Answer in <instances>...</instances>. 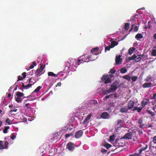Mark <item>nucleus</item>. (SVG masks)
I'll return each instance as SVG.
<instances>
[{
	"instance_id": "58",
	"label": "nucleus",
	"mask_w": 156,
	"mask_h": 156,
	"mask_svg": "<svg viewBox=\"0 0 156 156\" xmlns=\"http://www.w3.org/2000/svg\"><path fill=\"white\" fill-rule=\"evenodd\" d=\"M156 94H155L153 95V98L154 99L156 98Z\"/></svg>"
},
{
	"instance_id": "11",
	"label": "nucleus",
	"mask_w": 156,
	"mask_h": 156,
	"mask_svg": "<svg viewBox=\"0 0 156 156\" xmlns=\"http://www.w3.org/2000/svg\"><path fill=\"white\" fill-rule=\"evenodd\" d=\"M91 116V114H90L84 120L83 123L84 124H86L88 123Z\"/></svg>"
},
{
	"instance_id": "63",
	"label": "nucleus",
	"mask_w": 156,
	"mask_h": 156,
	"mask_svg": "<svg viewBox=\"0 0 156 156\" xmlns=\"http://www.w3.org/2000/svg\"><path fill=\"white\" fill-rule=\"evenodd\" d=\"M114 97L116 98L117 97V94L116 93L114 94Z\"/></svg>"
},
{
	"instance_id": "34",
	"label": "nucleus",
	"mask_w": 156,
	"mask_h": 156,
	"mask_svg": "<svg viewBox=\"0 0 156 156\" xmlns=\"http://www.w3.org/2000/svg\"><path fill=\"white\" fill-rule=\"evenodd\" d=\"M9 144V143L7 141H5L4 142V147L5 148H7L8 147V145Z\"/></svg>"
},
{
	"instance_id": "23",
	"label": "nucleus",
	"mask_w": 156,
	"mask_h": 156,
	"mask_svg": "<svg viewBox=\"0 0 156 156\" xmlns=\"http://www.w3.org/2000/svg\"><path fill=\"white\" fill-rule=\"evenodd\" d=\"M17 134L16 133H13L11 135V138L13 140L16 138Z\"/></svg>"
},
{
	"instance_id": "16",
	"label": "nucleus",
	"mask_w": 156,
	"mask_h": 156,
	"mask_svg": "<svg viewBox=\"0 0 156 156\" xmlns=\"http://www.w3.org/2000/svg\"><path fill=\"white\" fill-rule=\"evenodd\" d=\"M143 37V35L140 34H136L135 37V38L138 40H140V39H142Z\"/></svg>"
},
{
	"instance_id": "32",
	"label": "nucleus",
	"mask_w": 156,
	"mask_h": 156,
	"mask_svg": "<svg viewBox=\"0 0 156 156\" xmlns=\"http://www.w3.org/2000/svg\"><path fill=\"white\" fill-rule=\"evenodd\" d=\"M137 76H132L131 79L133 82H135L137 80Z\"/></svg>"
},
{
	"instance_id": "28",
	"label": "nucleus",
	"mask_w": 156,
	"mask_h": 156,
	"mask_svg": "<svg viewBox=\"0 0 156 156\" xmlns=\"http://www.w3.org/2000/svg\"><path fill=\"white\" fill-rule=\"evenodd\" d=\"M129 28V24L128 23H126L125 24V29L127 30Z\"/></svg>"
},
{
	"instance_id": "21",
	"label": "nucleus",
	"mask_w": 156,
	"mask_h": 156,
	"mask_svg": "<svg viewBox=\"0 0 156 156\" xmlns=\"http://www.w3.org/2000/svg\"><path fill=\"white\" fill-rule=\"evenodd\" d=\"M41 88V87L40 86H39L32 93V95H33V94L35 93V92H38L40 89Z\"/></svg>"
},
{
	"instance_id": "51",
	"label": "nucleus",
	"mask_w": 156,
	"mask_h": 156,
	"mask_svg": "<svg viewBox=\"0 0 156 156\" xmlns=\"http://www.w3.org/2000/svg\"><path fill=\"white\" fill-rule=\"evenodd\" d=\"M23 79V78L20 76H19L18 77V81H19L20 80H22Z\"/></svg>"
},
{
	"instance_id": "1",
	"label": "nucleus",
	"mask_w": 156,
	"mask_h": 156,
	"mask_svg": "<svg viewBox=\"0 0 156 156\" xmlns=\"http://www.w3.org/2000/svg\"><path fill=\"white\" fill-rule=\"evenodd\" d=\"M117 86L116 84L115 83H113L111 86V87L108 90H105L104 93L105 94H107L110 93L114 92L117 89Z\"/></svg>"
},
{
	"instance_id": "62",
	"label": "nucleus",
	"mask_w": 156,
	"mask_h": 156,
	"mask_svg": "<svg viewBox=\"0 0 156 156\" xmlns=\"http://www.w3.org/2000/svg\"><path fill=\"white\" fill-rule=\"evenodd\" d=\"M154 37L155 39H156V33L154 34Z\"/></svg>"
},
{
	"instance_id": "24",
	"label": "nucleus",
	"mask_w": 156,
	"mask_h": 156,
	"mask_svg": "<svg viewBox=\"0 0 156 156\" xmlns=\"http://www.w3.org/2000/svg\"><path fill=\"white\" fill-rule=\"evenodd\" d=\"M48 75L49 76H57V75L54 74L53 72H49L48 73Z\"/></svg>"
},
{
	"instance_id": "54",
	"label": "nucleus",
	"mask_w": 156,
	"mask_h": 156,
	"mask_svg": "<svg viewBox=\"0 0 156 156\" xmlns=\"http://www.w3.org/2000/svg\"><path fill=\"white\" fill-rule=\"evenodd\" d=\"M61 83L60 82H59L57 83V85L56 86V87L57 86L60 87V86H61Z\"/></svg>"
},
{
	"instance_id": "25",
	"label": "nucleus",
	"mask_w": 156,
	"mask_h": 156,
	"mask_svg": "<svg viewBox=\"0 0 156 156\" xmlns=\"http://www.w3.org/2000/svg\"><path fill=\"white\" fill-rule=\"evenodd\" d=\"M141 60V58L139 56V55H138L137 56H136L135 55V61L136 62H138L139 61H140Z\"/></svg>"
},
{
	"instance_id": "55",
	"label": "nucleus",
	"mask_w": 156,
	"mask_h": 156,
	"mask_svg": "<svg viewBox=\"0 0 156 156\" xmlns=\"http://www.w3.org/2000/svg\"><path fill=\"white\" fill-rule=\"evenodd\" d=\"M107 151L104 149H102L101 150V152L103 153H106L107 152Z\"/></svg>"
},
{
	"instance_id": "39",
	"label": "nucleus",
	"mask_w": 156,
	"mask_h": 156,
	"mask_svg": "<svg viewBox=\"0 0 156 156\" xmlns=\"http://www.w3.org/2000/svg\"><path fill=\"white\" fill-rule=\"evenodd\" d=\"M115 139V136L114 135L111 136L110 137V140L111 141H113Z\"/></svg>"
},
{
	"instance_id": "12",
	"label": "nucleus",
	"mask_w": 156,
	"mask_h": 156,
	"mask_svg": "<svg viewBox=\"0 0 156 156\" xmlns=\"http://www.w3.org/2000/svg\"><path fill=\"white\" fill-rule=\"evenodd\" d=\"M128 109L127 108L126 106H123L121 107L120 110V112L121 113H126L127 112Z\"/></svg>"
},
{
	"instance_id": "33",
	"label": "nucleus",
	"mask_w": 156,
	"mask_h": 156,
	"mask_svg": "<svg viewBox=\"0 0 156 156\" xmlns=\"http://www.w3.org/2000/svg\"><path fill=\"white\" fill-rule=\"evenodd\" d=\"M9 129V126H6L4 130H3V132L4 133H7V130Z\"/></svg>"
},
{
	"instance_id": "46",
	"label": "nucleus",
	"mask_w": 156,
	"mask_h": 156,
	"mask_svg": "<svg viewBox=\"0 0 156 156\" xmlns=\"http://www.w3.org/2000/svg\"><path fill=\"white\" fill-rule=\"evenodd\" d=\"M143 107H140L139 108H137V112H140L141 111Z\"/></svg>"
},
{
	"instance_id": "9",
	"label": "nucleus",
	"mask_w": 156,
	"mask_h": 156,
	"mask_svg": "<svg viewBox=\"0 0 156 156\" xmlns=\"http://www.w3.org/2000/svg\"><path fill=\"white\" fill-rule=\"evenodd\" d=\"M44 68V67H43L42 66H41L40 68L37 70L35 73L36 75L37 76H39V75L41 74V73L42 71Z\"/></svg>"
},
{
	"instance_id": "30",
	"label": "nucleus",
	"mask_w": 156,
	"mask_h": 156,
	"mask_svg": "<svg viewBox=\"0 0 156 156\" xmlns=\"http://www.w3.org/2000/svg\"><path fill=\"white\" fill-rule=\"evenodd\" d=\"M2 141H0V150L3 149L4 148H5V147L2 145Z\"/></svg>"
},
{
	"instance_id": "5",
	"label": "nucleus",
	"mask_w": 156,
	"mask_h": 156,
	"mask_svg": "<svg viewBox=\"0 0 156 156\" xmlns=\"http://www.w3.org/2000/svg\"><path fill=\"white\" fill-rule=\"evenodd\" d=\"M66 147L67 149L71 151H73L74 148V144L71 142L68 143L66 145Z\"/></svg>"
},
{
	"instance_id": "56",
	"label": "nucleus",
	"mask_w": 156,
	"mask_h": 156,
	"mask_svg": "<svg viewBox=\"0 0 156 156\" xmlns=\"http://www.w3.org/2000/svg\"><path fill=\"white\" fill-rule=\"evenodd\" d=\"M17 110V109H15L14 110H12L10 111V113H12V112H16Z\"/></svg>"
},
{
	"instance_id": "7",
	"label": "nucleus",
	"mask_w": 156,
	"mask_h": 156,
	"mask_svg": "<svg viewBox=\"0 0 156 156\" xmlns=\"http://www.w3.org/2000/svg\"><path fill=\"white\" fill-rule=\"evenodd\" d=\"M134 102L133 101H129L128 104L127 109L128 110L131 109L134 106Z\"/></svg>"
},
{
	"instance_id": "61",
	"label": "nucleus",
	"mask_w": 156,
	"mask_h": 156,
	"mask_svg": "<svg viewBox=\"0 0 156 156\" xmlns=\"http://www.w3.org/2000/svg\"><path fill=\"white\" fill-rule=\"evenodd\" d=\"M33 65H34V66H36V63L35 62H33Z\"/></svg>"
},
{
	"instance_id": "15",
	"label": "nucleus",
	"mask_w": 156,
	"mask_h": 156,
	"mask_svg": "<svg viewBox=\"0 0 156 156\" xmlns=\"http://www.w3.org/2000/svg\"><path fill=\"white\" fill-rule=\"evenodd\" d=\"M131 30H133L134 32L137 31L138 30V27L134 25H132V27L130 31H131Z\"/></svg>"
},
{
	"instance_id": "4",
	"label": "nucleus",
	"mask_w": 156,
	"mask_h": 156,
	"mask_svg": "<svg viewBox=\"0 0 156 156\" xmlns=\"http://www.w3.org/2000/svg\"><path fill=\"white\" fill-rule=\"evenodd\" d=\"M135 133L134 132L132 131L129 132V133H126L123 137V139H125L128 140L132 139V136Z\"/></svg>"
},
{
	"instance_id": "59",
	"label": "nucleus",
	"mask_w": 156,
	"mask_h": 156,
	"mask_svg": "<svg viewBox=\"0 0 156 156\" xmlns=\"http://www.w3.org/2000/svg\"><path fill=\"white\" fill-rule=\"evenodd\" d=\"M30 69H32L34 68V66L33 65H30Z\"/></svg>"
},
{
	"instance_id": "48",
	"label": "nucleus",
	"mask_w": 156,
	"mask_h": 156,
	"mask_svg": "<svg viewBox=\"0 0 156 156\" xmlns=\"http://www.w3.org/2000/svg\"><path fill=\"white\" fill-rule=\"evenodd\" d=\"M122 122V120L120 119L117 122V124L118 125H120V124Z\"/></svg>"
},
{
	"instance_id": "44",
	"label": "nucleus",
	"mask_w": 156,
	"mask_h": 156,
	"mask_svg": "<svg viewBox=\"0 0 156 156\" xmlns=\"http://www.w3.org/2000/svg\"><path fill=\"white\" fill-rule=\"evenodd\" d=\"M6 122L7 123H8L9 124H11V123L12 122L11 120L9 119L8 118L6 120Z\"/></svg>"
},
{
	"instance_id": "53",
	"label": "nucleus",
	"mask_w": 156,
	"mask_h": 156,
	"mask_svg": "<svg viewBox=\"0 0 156 156\" xmlns=\"http://www.w3.org/2000/svg\"><path fill=\"white\" fill-rule=\"evenodd\" d=\"M110 72L112 73H114L115 72V71L112 69H111L110 70Z\"/></svg>"
},
{
	"instance_id": "19",
	"label": "nucleus",
	"mask_w": 156,
	"mask_h": 156,
	"mask_svg": "<svg viewBox=\"0 0 156 156\" xmlns=\"http://www.w3.org/2000/svg\"><path fill=\"white\" fill-rule=\"evenodd\" d=\"M118 44V43L117 42L113 41L111 42L110 46L111 47V48H113L115 46L117 45Z\"/></svg>"
},
{
	"instance_id": "14",
	"label": "nucleus",
	"mask_w": 156,
	"mask_h": 156,
	"mask_svg": "<svg viewBox=\"0 0 156 156\" xmlns=\"http://www.w3.org/2000/svg\"><path fill=\"white\" fill-rule=\"evenodd\" d=\"M149 100L148 99H144L141 102V106L143 107H144L149 102Z\"/></svg>"
},
{
	"instance_id": "6",
	"label": "nucleus",
	"mask_w": 156,
	"mask_h": 156,
	"mask_svg": "<svg viewBox=\"0 0 156 156\" xmlns=\"http://www.w3.org/2000/svg\"><path fill=\"white\" fill-rule=\"evenodd\" d=\"M154 85L151 83L145 82L143 84L142 87L144 88H148L151 87Z\"/></svg>"
},
{
	"instance_id": "31",
	"label": "nucleus",
	"mask_w": 156,
	"mask_h": 156,
	"mask_svg": "<svg viewBox=\"0 0 156 156\" xmlns=\"http://www.w3.org/2000/svg\"><path fill=\"white\" fill-rule=\"evenodd\" d=\"M151 77L150 76H147V78L144 79L145 81L146 82L149 81L151 79Z\"/></svg>"
},
{
	"instance_id": "36",
	"label": "nucleus",
	"mask_w": 156,
	"mask_h": 156,
	"mask_svg": "<svg viewBox=\"0 0 156 156\" xmlns=\"http://www.w3.org/2000/svg\"><path fill=\"white\" fill-rule=\"evenodd\" d=\"M151 54L153 56H156V50H155V49L153 50L151 52Z\"/></svg>"
},
{
	"instance_id": "17",
	"label": "nucleus",
	"mask_w": 156,
	"mask_h": 156,
	"mask_svg": "<svg viewBox=\"0 0 156 156\" xmlns=\"http://www.w3.org/2000/svg\"><path fill=\"white\" fill-rule=\"evenodd\" d=\"M135 50H136L135 48L133 47L130 48L129 49L128 54L130 55H131L134 52V51Z\"/></svg>"
},
{
	"instance_id": "29",
	"label": "nucleus",
	"mask_w": 156,
	"mask_h": 156,
	"mask_svg": "<svg viewBox=\"0 0 156 156\" xmlns=\"http://www.w3.org/2000/svg\"><path fill=\"white\" fill-rule=\"evenodd\" d=\"M91 106H94V105H95L97 104V101L96 100H94L92 101L91 102Z\"/></svg>"
},
{
	"instance_id": "27",
	"label": "nucleus",
	"mask_w": 156,
	"mask_h": 156,
	"mask_svg": "<svg viewBox=\"0 0 156 156\" xmlns=\"http://www.w3.org/2000/svg\"><path fill=\"white\" fill-rule=\"evenodd\" d=\"M123 78L126 79L128 80H130V77L129 75H126L123 76Z\"/></svg>"
},
{
	"instance_id": "13",
	"label": "nucleus",
	"mask_w": 156,
	"mask_h": 156,
	"mask_svg": "<svg viewBox=\"0 0 156 156\" xmlns=\"http://www.w3.org/2000/svg\"><path fill=\"white\" fill-rule=\"evenodd\" d=\"M101 117L102 118L104 119H109V115L107 113L105 112L102 114Z\"/></svg>"
},
{
	"instance_id": "49",
	"label": "nucleus",
	"mask_w": 156,
	"mask_h": 156,
	"mask_svg": "<svg viewBox=\"0 0 156 156\" xmlns=\"http://www.w3.org/2000/svg\"><path fill=\"white\" fill-rule=\"evenodd\" d=\"M153 142L154 143L156 144V136L154 137Z\"/></svg>"
},
{
	"instance_id": "57",
	"label": "nucleus",
	"mask_w": 156,
	"mask_h": 156,
	"mask_svg": "<svg viewBox=\"0 0 156 156\" xmlns=\"http://www.w3.org/2000/svg\"><path fill=\"white\" fill-rule=\"evenodd\" d=\"M136 110H137V107H134L133 110V111H134Z\"/></svg>"
},
{
	"instance_id": "38",
	"label": "nucleus",
	"mask_w": 156,
	"mask_h": 156,
	"mask_svg": "<svg viewBox=\"0 0 156 156\" xmlns=\"http://www.w3.org/2000/svg\"><path fill=\"white\" fill-rule=\"evenodd\" d=\"M147 112L150 114L152 116H153L155 115V114L151 111L149 110H147Z\"/></svg>"
},
{
	"instance_id": "2",
	"label": "nucleus",
	"mask_w": 156,
	"mask_h": 156,
	"mask_svg": "<svg viewBox=\"0 0 156 156\" xmlns=\"http://www.w3.org/2000/svg\"><path fill=\"white\" fill-rule=\"evenodd\" d=\"M24 94L20 91H18L16 94V96L15 97L16 101L18 103H21L23 100L21 97L23 96Z\"/></svg>"
},
{
	"instance_id": "37",
	"label": "nucleus",
	"mask_w": 156,
	"mask_h": 156,
	"mask_svg": "<svg viewBox=\"0 0 156 156\" xmlns=\"http://www.w3.org/2000/svg\"><path fill=\"white\" fill-rule=\"evenodd\" d=\"M90 56H88L87 58L86 59V60L84 61V62H88L90 61L91 60V59H90Z\"/></svg>"
},
{
	"instance_id": "45",
	"label": "nucleus",
	"mask_w": 156,
	"mask_h": 156,
	"mask_svg": "<svg viewBox=\"0 0 156 156\" xmlns=\"http://www.w3.org/2000/svg\"><path fill=\"white\" fill-rule=\"evenodd\" d=\"M112 48H111V47L110 46V45H109L108 47H107L105 48V51H106V50L109 51L110 50V49Z\"/></svg>"
},
{
	"instance_id": "10",
	"label": "nucleus",
	"mask_w": 156,
	"mask_h": 156,
	"mask_svg": "<svg viewBox=\"0 0 156 156\" xmlns=\"http://www.w3.org/2000/svg\"><path fill=\"white\" fill-rule=\"evenodd\" d=\"M83 134V132L82 130H79L75 134V137L76 138H79L81 137Z\"/></svg>"
},
{
	"instance_id": "26",
	"label": "nucleus",
	"mask_w": 156,
	"mask_h": 156,
	"mask_svg": "<svg viewBox=\"0 0 156 156\" xmlns=\"http://www.w3.org/2000/svg\"><path fill=\"white\" fill-rule=\"evenodd\" d=\"M98 49V48H93V49L91 50V52L92 53L94 54H96V53H94L95 52L97 51Z\"/></svg>"
},
{
	"instance_id": "18",
	"label": "nucleus",
	"mask_w": 156,
	"mask_h": 156,
	"mask_svg": "<svg viewBox=\"0 0 156 156\" xmlns=\"http://www.w3.org/2000/svg\"><path fill=\"white\" fill-rule=\"evenodd\" d=\"M147 147H148L147 145H146L145 147H144V148H142L141 149L139 150H138L139 152L137 153V154H140L141 153L142 151H145L147 148Z\"/></svg>"
},
{
	"instance_id": "8",
	"label": "nucleus",
	"mask_w": 156,
	"mask_h": 156,
	"mask_svg": "<svg viewBox=\"0 0 156 156\" xmlns=\"http://www.w3.org/2000/svg\"><path fill=\"white\" fill-rule=\"evenodd\" d=\"M121 55H116L115 61L116 62V64L118 65L121 63L122 62V59L120 58Z\"/></svg>"
},
{
	"instance_id": "22",
	"label": "nucleus",
	"mask_w": 156,
	"mask_h": 156,
	"mask_svg": "<svg viewBox=\"0 0 156 156\" xmlns=\"http://www.w3.org/2000/svg\"><path fill=\"white\" fill-rule=\"evenodd\" d=\"M31 86V84L29 83L27 85H25L23 83L22 87H23L25 89H27L30 87Z\"/></svg>"
},
{
	"instance_id": "41",
	"label": "nucleus",
	"mask_w": 156,
	"mask_h": 156,
	"mask_svg": "<svg viewBox=\"0 0 156 156\" xmlns=\"http://www.w3.org/2000/svg\"><path fill=\"white\" fill-rule=\"evenodd\" d=\"M73 134L72 133H71L69 134H67L65 135V137L66 138H67L68 137H69L70 136H73Z\"/></svg>"
},
{
	"instance_id": "60",
	"label": "nucleus",
	"mask_w": 156,
	"mask_h": 156,
	"mask_svg": "<svg viewBox=\"0 0 156 156\" xmlns=\"http://www.w3.org/2000/svg\"><path fill=\"white\" fill-rule=\"evenodd\" d=\"M144 126V124H141L139 126L140 127L142 128L143 126Z\"/></svg>"
},
{
	"instance_id": "35",
	"label": "nucleus",
	"mask_w": 156,
	"mask_h": 156,
	"mask_svg": "<svg viewBox=\"0 0 156 156\" xmlns=\"http://www.w3.org/2000/svg\"><path fill=\"white\" fill-rule=\"evenodd\" d=\"M113 95V94H110L109 95H107L105 96V97L104 98V99L105 100H106L108 99L110 97H111Z\"/></svg>"
},
{
	"instance_id": "20",
	"label": "nucleus",
	"mask_w": 156,
	"mask_h": 156,
	"mask_svg": "<svg viewBox=\"0 0 156 156\" xmlns=\"http://www.w3.org/2000/svg\"><path fill=\"white\" fill-rule=\"evenodd\" d=\"M127 69L124 68H123L120 69V72L122 73H125L127 71Z\"/></svg>"
},
{
	"instance_id": "3",
	"label": "nucleus",
	"mask_w": 156,
	"mask_h": 156,
	"mask_svg": "<svg viewBox=\"0 0 156 156\" xmlns=\"http://www.w3.org/2000/svg\"><path fill=\"white\" fill-rule=\"evenodd\" d=\"M112 75H106L103 76L101 79L102 81H104L105 83L110 82L112 78Z\"/></svg>"
},
{
	"instance_id": "43",
	"label": "nucleus",
	"mask_w": 156,
	"mask_h": 156,
	"mask_svg": "<svg viewBox=\"0 0 156 156\" xmlns=\"http://www.w3.org/2000/svg\"><path fill=\"white\" fill-rule=\"evenodd\" d=\"M106 148L108 149L111 147V146L109 144H106L105 145Z\"/></svg>"
},
{
	"instance_id": "64",
	"label": "nucleus",
	"mask_w": 156,
	"mask_h": 156,
	"mask_svg": "<svg viewBox=\"0 0 156 156\" xmlns=\"http://www.w3.org/2000/svg\"><path fill=\"white\" fill-rule=\"evenodd\" d=\"M2 124V122L1 121L0 122V127L1 126Z\"/></svg>"
},
{
	"instance_id": "47",
	"label": "nucleus",
	"mask_w": 156,
	"mask_h": 156,
	"mask_svg": "<svg viewBox=\"0 0 156 156\" xmlns=\"http://www.w3.org/2000/svg\"><path fill=\"white\" fill-rule=\"evenodd\" d=\"M139 56L141 58V59L142 58H145V56L144 54H142L140 55H139Z\"/></svg>"
},
{
	"instance_id": "42",
	"label": "nucleus",
	"mask_w": 156,
	"mask_h": 156,
	"mask_svg": "<svg viewBox=\"0 0 156 156\" xmlns=\"http://www.w3.org/2000/svg\"><path fill=\"white\" fill-rule=\"evenodd\" d=\"M138 122L140 124H142L143 122V119L142 118H140L138 121Z\"/></svg>"
},
{
	"instance_id": "52",
	"label": "nucleus",
	"mask_w": 156,
	"mask_h": 156,
	"mask_svg": "<svg viewBox=\"0 0 156 156\" xmlns=\"http://www.w3.org/2000/svg\"><path fill=\"white\" fill-rule=\"evenodd\" d=\"M83 61V60L82 59H80L78 61V62H77V64L78 65H79L81 62L82 61Z\"/></svg>"
},
{
	"instance_id": "50",
	"label": "nucleus",
	"mask_w": 156,
	"mask_h": 156,
	"mask_svg": "<svg viewBox=\"0 0 156 156\" xmlns=\"http://www.w3.org/2000/svg\"><path fill=\"white\" fill-rule=\"evenodd\" d=\"M26 73L25 72H24L22 74V75L23 76V78H25V77H26Z\"/></svg>"
},
{
	"instance_id": "40",
	"label": "nucleus",
	"mask_w": 156,
	"mask_h": 156,
	"mask_svg": "<svg viewBox=\"0 0 156 156\" xmlns=\"http://www.w3.org/2000/svg\"><path fill=\"white\" fill-rule=\"evenodd\" d=\"M135 55H133L132 57L129 58V60H133L134 59L135 60Z\"/></svg>"
}]
</instances>
